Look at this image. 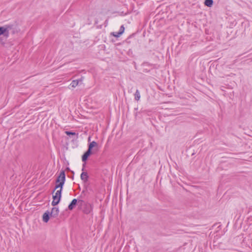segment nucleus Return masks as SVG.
<instances>
[{"label": "nucleus", "mask_w": 252, "mask_h": 252, "mask_svg": "<svg viewBox=\"0 0 252 252\" xmlns=\"http://www.w3.org/2000/svg\"><path fill=\"white\" fill-rule=\"evenodd\" d=\"M65 180V172L63 170L62 171L59 176L58 177V178L56 180V185L55 186V189L54 190V192L55 190L57 189H58L60 188V189L57 190V191L55 192V194L53 196H56L57 197H61L62 196V191L63 187L64 184Z\"/></svg>", "instance_id": "1"}, {"label": "nucleus", "mask_w": 252, "mask_h": 252, "mask_svg": "<svg viewBox=\"0 0 252 252\" xmlns=\"http://www.w3.org/2000/svg\"><path fill=\"white\" fill-rule=\"evenodd\" d=\"M12 30V26L5 25L3 27H0V36L2 35L7 38L9 36V32Z\"/></svg>", "instance_id": "2"}, {"label": "nucleus", "mask_w": 252, "mask_h": 252, "mask_svg": "<svg viewBox=\"0 0 252 252\" xmlns=\"http://www.w3.org/2000/svg\"><path fill=\"white\" fill-rule=\"evenodd\" d=\"M59 212V209L58 208H56V207L53 208L52 209L51 212L50 213L51 217H52L54 218L56 217L58 215Z\"/></svg>", "instance_id": "3"}, {"label": "nucleus", "mask_w": 252, "mask_h": 252, "mask_svg": "<svg viewBox=\"0 0 252 252\" xmlns=\"http://www.w3.org/2000/svg\"><path fill=\"white\" fill-rule=\"evenodd\" d=\"M61 197H57L56 196H53V200L52 202V205L55 206L58 204L61 200Z\"/></svg>", "instance_id": "4"}, {"label": "nucleus", "mask_w": 252, "mask_h": 252, "mask_svg": "<svg viewBox=\"0 0 252 252\" xmlns=\"http://www.w3.org/2000/svg\"><path fill=\"white\" fill-rule=\"evenodd\" d=\"M91 153L92 152L90 150H88L82 156V161H85L87 159L88 157L91 155Z\"/></svg>", "instance_id": "5"}, {"label": "nucleus", "mask_w": 252, "mask_h": 252, "mask_svg": "<svg viewBox=\"0 0 252 252\" xmlns=\"http://www.w3.org/2000/svg\"><path fill=\"white\" fill-rule=\"evenodd\" d=\"M77 202V200L76 199H73L70 204L68 206V209L70 210H72L74 206L76 205V203Z\"/></svg>", "instance_id": "6"}, {"label": "nucleus", "mask_w": 252, "mask_h": 252, "mask_svg": "<svg viewBox=\"0 0 252 252\" xmlns=\"http://www.w3.org/2000/svg\"><path fill=\"white\" fill-rule=\"evenodd\" d=\"M42 219L43 221L47 222L49 220V212H45L44 213Z\"/></svg>", "instance_id": "7"}, {"label": "nucleus", "mask_w": 252, "mask_h": 252, "mask_svg": "<svg viewBox=\"0 0 252 252\" xmlns=\"http://www.w3.org/2000/svg\"><path fill=\"white\" fill-rule=\"evenodd\" d=\"M81 179L84 182H86L88 179V176L87 172H82L81 174Z\"/></svg>", "instance_id": "8"}, {"label": "nucleus", "mask_w": 252, "mask_h": 252, "mask_svg": "<svg viewBox=\"0 0 252 252\" xmlns=\"http://www.w3.org/2000/svg\"><path fill=\"white\" fill-rule=\"evenodd\" d=\"M98 144L95 141H93L91 143H90L89 145V149L88 150H90L91 151V150L95 147H97Z\"/></svg>", "instance_id": "9"}, {"label": "nucleus", "mask_w": 252, "mask_h": 252, "mask_svg": "<svg viewBox=\"0 0 252 252\" xmlns=\"http://www.w3.org/2000/svg\"><path fill=\"white\" fill-rule=\"evenodd\" d=\"M79 82V80H73L71 82V83L70 85L72 88H75V87H76L78 85Z\"/></svg>", "instance_id": "10"}, {"label": "nucleus", "mask_w": 252, "mask_h": 252, "mask_svg": "<svg viewBox=\"0 0 252 252\" xmlns=\"http://www.w3.org/2000/svg\"><path fill=\"white\" fill-rule=\"evenodd\" d=\"M213 0H205V2H204V4H205V5H206L208 7H211L213 5Z\"/></svg>", "instance_id": "11"}, {"label": "nucleus", "mask_w": 252, "mask_h": 252, "mask_svg": "<svg viewBox=\"0 0 252 252\" xmlns=\"http://www.w3.org/2000/svg\"><path fill=\"white\" fill-rule=\"evenodd\" d=\"M135 95V99L137 101H138L140 98V94L139 91L137 90L134 94Z\"/></svg>", "instance_id": "12"}, {"label": "nucleus", "mask_w": 252, "mask_h": 252, "mask_svg": "<svg viewBox=\"0 0 252 252\" xmlns=\"http://www.w3.org/2000/svg\"><path fill=\"white\" fill-rule=\"evenodd\" d=\"M112 35L116 37H119L122 34H120V32H114L112 33Z\"/></svg>", "instance_id": "13"}, {"label": "nucleus", "mask_w": 252, "mask_h": 252, "mask_svg": "<svg viewBox=\"0 0 252 252\" xmlns=\"http://www.w3.org/2000/svg\"><path fill=\"white\" fill-rule=\"evenodd\" d=\"M124 31H125V28L124 27V26H122L121 27H120V34H123V32H124Z\"/></svg>", "instance_id": "14"}, {"label": "nucleus", "mask_w": 252, "mask_h": 252, "mask_svg": "<svg viewBox=\"0 0 252 252\" xmlns=\"http://www.w3.org/2000/svg\"><path fill=\"white\" fill-rule=\"evenodd\" d=\"M65 133L67 135H76V133L75 132H72L70 131H65Z\"/></svg>", "instance_id": "15"}, {"label": "nucleus", "mask_w": 252, "mask_h": 252, "mask_svg": "<svg viewBox=\"0 0 252 252\" xmlns=\"http://www.w3.org/2000/svg\"><path fill=\"white\" fill-rule=\"evenodd\" d=\"M90 210H89L88 211H86V213H90L91 212V211L92 210V206H91V205H90Z\"/></svg>", "instance_id": "16"}]
</instances>
